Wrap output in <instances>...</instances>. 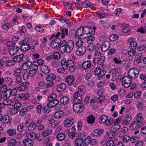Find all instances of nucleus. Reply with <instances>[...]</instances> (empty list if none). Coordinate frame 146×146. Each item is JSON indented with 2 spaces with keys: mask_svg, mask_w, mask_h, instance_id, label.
Returning a JSON list of instances; mask_svg holds the SVG:
<instances>
[{
  "mask_svg": "<svg viewBox=\"0 0 146 146\" xmlns=\"http://www.w3.org/2000/svg\"><path fill=\"white\" fill-rule=\"evenodd\" d=\"M66 88V86L65 83H61L58 86L56 89L57 91L58 92H60L65 90Z\"/></svg>",
  "mask_w": 146,
  "mask_h": 146,
  "instance_id": "nucleus-27",
  "label": "nucleus"
},
{
  "mask_svg": "<svg viewBox=\"0 0 146 146\" xmlns=\"http://www.w3.org/2000/svg\"><path fill=\"white\" fill-rule=\"evenodd\" d=\"M56 37V38L53 40L50 44L51 46L54 48L58 47L62 42L60 39L58 38V37Z\"/></svg>",
  "mask_w": 146,
  "mask_h": 146,
  "instance_id": "nucleus-8",
  "label": "nucleus"
},
{
  "mask_svg": "<svg viewBox=\"0 0 146 146\" xmlns=\"http://www.w3.org/2000/svg\"><path fill=\"white\" fill-rule=\"evenodd\" d=\"M142 125L143 124L142 123H139L135 121L131 123L130 127L132 129H135L141 127Z\"/></svg>",
  "mask_w": 146,
  "mask_h": 146,
  "instance_id": "nucleus-15",
  "label": "nucleus"
},
{
  "mask_svg": "<svg viewBox=\"0 0 146 146\" xmlns=\"http://www.w3.org/2000/svg\"><path fill=\"white\" fill-rule=\"evenodd\" d=\"M35 29L36 31L41 33L43 32L44 31L43 28L39 26H36L35 28Z\"/></svg>",
  "mask_w": 146,
  "mask_h": 146,
  "instance_id": "nucleus-59",
  "label": "nucleus"
},
{
  "mask_svg": "<svg viewBox=\"0 0 146 146\" xmlns=\"http://www.w3.org/2000/svg\"><path fill=\"white\" fill-rule=\"evenodd\" d=\"M95 121V117L93 115H91L87 118V121L89 124L93 123Z\"/></svg>",
  "mask_w": 146,
  "mask_h": 146,
  "instance_id": "nucleus-41",
  "label": "nucleus"
},
{
  "mask_svg": "<svg viewBox=\"0 0 146 146\" xmlns=\"http://www.w3.org/2000/svg\"><path fill=\"white\" fill-rule=\"evenodd\" d=\"M108 118V116L106 115H102L100 116L99 120V122L100 123H105Z\"/></svg>",
  "mask_w": 146,
  "mask_h": 146,
  "instance_id": "nucleus-39",
  "label": "nucleus"
},
{
  "mask_svg": "<svg viewBox=\"0 0 146 146\" xmlns=\"http://www.w3.org/2000/svg\"><path fill=\"white\" fill-rule=\"evenodd\" d=\"M56 98V95L54 94H51L48 97L47 100L48 101H52L54 100Z\"/></svg>",
  "mask_w": 146,
  "mask_h": 146,
  "instance_id": "nucleus-49",
  "label": "nucleus"
},
{
  "mask_svg": "<svg viewBox=\"0 0 146 146\" xmlns=\"http://www.w3.org/2000/svg\"><path fill=\"white\" fill-rule=\"evenodd\" d=\"M22 68L19 66L18 68L14 69L13 74L15 76H19L21 71Z\"/></svg>",
  "mask_w": 146,
  "mask_h": 146,
  "instance_id": "nucleus-34",
  "label": "nucleus"
},
{
  "mask_svg": "<svg viewBox=\"0 0 146 146\" xmlns=\"http://www.w3.org/2000/svg\"><path fill=\"white\" fill-rule=\"evenodd\" d=\"M85 89L84 87L83 86H80L78 88V91L77 92L80 94L83 95L84 94Z\"/></svg>",
  "mask_w": 146,
  "mask_h": 146,
  "instance_id": "nucleus-45",
  "label": "nucleus"
},
{
  "mask_svg": "<svg viewBox=\"0 0 146 146\" xmlns=\"http://www.w3.org/2000/svg\"><path fill=\"white\" fill-rule=\"evenodd\" d=\"M66 136L64 133H61L58 134L56 136V138L58 141H62L64 140Z\"/></svg>",
  "mask_w": 146,
  "mask_h": 146,
  "instance_id": "nucleus-31",
  "label": "nucleus"
},
{
  "mask_svg": "<svg viewBox=\"0 0 146 146\" xmlns=\"http://www.w3.org/2000/svg\"><path fill=\"white\" fill-rule=\"evenodd\" d=\"M74 122V118L72 117L66 118L64 121V125L65 127H68L72 126Z\"/></svg>",
  "mask_w": 146,
  "mask_h": 146,
  "instance_id": "nucleus-11",
  "label": "nucleus"
},
{
  "mask_svg": "<svg viewBox=\"0 0 146 146\" xmlns=\"http://www.w3.org/2000/svg\"><path fill=\"white\" fill-rule=\"evenodd\" d=\"M32 64V63L31 61H27L23 64L22 68L23 70H26L29 68Z\"/></svg>",
  "mask_w": 146,
  "mask_h": 146,
  "instance_id": "nucleus-20",
  "label": "nucleus"
},
{
  "mask_svg": "<svg viewBox=\"0 0 146 146\" xmlns=\"http://www.w3.org/2000/svg\"><path fill=\"white\" fill-rule=\"evenodd\" d=\"M52 132L51 129H46L43 131L42 133V135L44 136H46L50 135Z\"/></svg>",
  "mask_w": 146,
  "mask_h": 146,
  "instance_id": "nucleus-46",
  "label": "nucleus"
},
{
  "mask_svg": "<svg viewBox=\"0 0 146 146\" xmlns=\"http://www.w3.org/2000/svg\"><path fill=\"white\" fill-rule=\"evenodd\" d=\"M23 94H17L15 95V98L17 100L19 101L21 100L22 99H23Z\"/></svg>",
  "mask_w": 146,
  "mask_h": 146,
  "instance_id": "nucleus-57",
  "label": "nucleus"
},
{
  "mask_svg": "<svg viewBox=\"0 0 146 146\" xmlns=\"http://www.w3.org/2000/svg\"><path fill=\"white\" fill-rule=\"evenodd\" d=\"M25 125L28 129L30 131L33 130L36 127L35 123L31 119H28L26 121Z\"/></svg>",
  "mask_w": 146,
  "mask_h": 146,
  "instance_id": "nucleus-3",
  "label": "nucleus"
},
{
  "mask_svg": "<svg viewBox=\"0 0 146 146\" xmlns=\"http://www.w3.org/2000/svg\"><path fill=\"white\" fill-rule=\"evenodd\" d=\"M24 56L23 54H21L17 55L13 58V60L15 62H19L22 60Z\"/></svg>",
  "mask_w": 146,
  "mask_h": 146,
  "instance_id": "nucleus-33",
  "label": "nucleus"
},
{
  "mask_svg": "<svg viewBox=\"0 0 146 146\" xmlns=\"http://www.w3.org/2000/svg\"><path fill=\"white\" fill-rule=\"evenodd\" d=\"M74 80V77L73 76H70L67 77L65 79V81L69 85L73 84Z\"/></svg>",
  "mask_w": 146,
  "mask_h": 146,
  "instance_id": "nucleus-24",
  "label": "nucleus"
},
{
  "mask_svg": "<svg viewBox=\"0 0 146 146\" xmlns=\"http://www.w3.org/2000/svg\"><path fill=\"white\" fill-rule=\"evenodd\" d=\"M10 27V24L8 23H6L2 25V27L3 29L5 31L9 30Z\"/></svg>",
  "mask_w": 146,
  "mask_h": 146,
  "instance_id": "nucleus-50",
  "label": "nucleus"
},
{
  "mask_svg": "<svg viewBox=\"0 0 146 146\" xmlns=\"http://www.w3.org/2000/svg\"><path fill=\"white\" fill-rule=\"evenodd\" d=\"M106 73V71L105 70H101V69L97 77V79L98 80H100L101 79V78L105 75Z\"/></svg>",
  "mask_w": 146,
  "mask_h": 146,
  "instance_id": "nucleus-42",
  "label": "nucleus"
},
{
  "mask_svg": "<svg viewBox=\"0 0 146 146\" xmlns=\"http://www.w3.org/2000/svg\"><path fill=\"white\" fill-rule=\"evenodd\" d=\"M7 87L6 85L3 84L0 88V91L2 92H4L7 90Z\"/></svg>",
  "mask_w": 146,
  "mask_h": 146,
  "instance_id": "nucleus-62",
  "label": "nucleus"
},
{
  "mask_svg": "<svg viewBox=\"0 0 146 146\" xmlns=\"http://www.w3.org/2000/svg\"><path fill=\"white\" fill-rule=\"evenodd\" d=\"M33 140L29 139H25L23 141V143L26 146H32L34 144Z\"/></svg>",
  "mask_w": 146,
  "mask_h": 146,
  "instance_id": "nucleus-28",
  "label": "nucleus"
},
{
  "mask_svg": "<svg viewBox=\"0 0 146 146\" xmlns=\"http://www.w3.org/2000/svg\"><path fill=\"white\" fill-rule=\"evenodd\" d=\"M104 131V129H95L92 133V136H98L101 135Z\"/></svg>",
  "mask_w": 146,
  "mask_h": 146,
  "instance_id": "nucleus-18",
  "label": "nucleus"
},
{
  "mask_svg": "<svg viewBox=\"0 0 146 146\" xmlns=\"http://www.w3.org/2000/svg\"><path fill=\"white\" fill-rule=\"evenodd\" d=\"M83 33L84 35H87L86 36H94L93 35L95 34L94 31H93L92 28L89 26L84 27Z\"/></svg>",
  "mask_w": 146,
  "mask_h": 146,
  "instance_id": "nucleus-6",
  "label": "nucleus"
},
{
  "mask_svg": "<svg viewBox=\"0 0 146 146\" xmlns=\"http://www.w3.org/2000/svg\"><path fill=\"white\" fill-rule=\"evenodd\" d=\"M62 60L64 65L66 66V70L68 67V71L70 73H72L75 71L76 67L73 61L71 60H67L65 58L63 59Z\"/></svg>",
  "mask_w": 146,
  "mask_h": 146,
  "instance_id": "nucleus-1",
  "label": "nucleus"
},
{
  "mask_svg": "<svg viewBox=\"0 0 146 146\" xmlns=\"http://www.w3.org/2000/svg\"><path fill=\"white\" fill-rule=\"evenodd\" d=\"M38 69V67H36L33 64L31 67L29 71L30 76L31 77L34 76Z\"/></svg>",
  "mask_w": 146,
  "mask_h": 146,
  "instance_id": "nucleus-21",
  "label": "nucleus"
},
{
  "mask_svg": "<svg viewBox=\"0 0 146 146\" xmlns=\"http://www.w3.org/2000/svg\"><path fill=\"white\" fill-rule=\"evenodd\" d=\"M15 64V62L14 61L11 60H8L7 62L6 63L5 65L6 66H12Z\"/></svg>",
  "mask_w": 146,
  "mask_h": 146,
  "instance_id": "nucleus-56",
  "label": "nucleus"
},
{
  "mask_svg": "<svg viewBox=\"0 0 146 146\" xmlns=\"http://www.w3.org/2000/svg\"><path fill=\"white\" fill-rule=\"evenodd\" d=\"M16 143V141L15 139H11L8 141V144L9 146H13Z\"/></svg>",
  "mask_w": 146,
  "mask_h": 146,
  "instance_id": "nucleus-55",
  "label": "nucleus"
},
{
  "mask_svg": "<svg viewBox=\"0 0 146 146\" xmlns=\"http://www.w3.org/2000/svg\"><path fill=\"white\" fill-rule=\"evenodd\" d=\"M95 45L93 43H91L88 45L87 48L90 52H92L95 49Z\"/></svg>",
  "mask_w": 146,
  "mask_h": 146,
  "instance_id": "nucleus-47",
  "label": "nucleus"
},
{
  "mask_svg": "<svg viewBox=\"0 0 146 146\" xmlns=\"http://www.w3.org/2000/svg\"><path fill=\"white\" fill-rule=\"evenodd\" d=\"M4 92L3 96L5 97L6 98H9L11 95L10 89H8Z\"/></svg>",
  "mask_w": 146,
  "mask_h": 146,
  "instance_id": "nucleus-53",
  "label": "nucleus"
},
{
  "mask_svg": "<svg viewBox=\"0 0 146 146\" xmlns=\"http://www.w3.org/2000/svg\"><path fill=\"white\" fill-rule=\"evenodd\" d=\"M64 114V112L63 111L59 110L55 112L54 117L56 119H59L62 117Z\"/></svg>",
  "mask_w": 146,
  "mask_h": 146,
  "instance_id": "nucleus-19",
  "label": "nucleus"
},
{
  "mask_svg": "<svg viewBox=\"0 0 146 146\" xmlns=\"http://www.w3.org/2000/svg\"><path fill=\"white\" fill-rule=\"evenodd\" d=\"M36 134L32 133H28L26 134V137L29 139L32 140H34L36 139Z\"/></svg>",
  "mask_w": 146,
  "mask_h": 146,
  "instance_id": "nucleus-35",
  "label": "nucleus"
},
{
  "mask_svg": "<svg viewBox=\"0 0 146 146\" xmlns=\"http://www.w3.org/2000/svg\"><path fill=\"white\" fill-rule=\"evenodd\" d=\"M66 45V41L65 40H63L59 46V50L62 54H63L66 52L68 53Z\"/></svg>",
  "mask_w": 146,
  "mask_h": 146,
  "instance_id": "nucleus-7",
  "label": "nucleus"
},
{
  "mask_svg": "<svg viewBox=\"0 0 146 146\" xmlns=\"http://www.w3.org/2000/svg\"><path fill=\"white\" fill-rule=\"evenodd\" d=\"M132 80L128 76H125L122 78L121 80L122 85L125 88H127L131 86Z\"/></svg>",
  "mask_w": 146,
  "mask_h": 146,
  "instance_id": "nucleus-5",
  "label": "nucleus"
},
{
  "mask_svg": "<svg viewBox=\"0 0 146 146\" xmlns=\"http://www.w3.org/2000/svg\"><path fill=\"white\" fill-rule=\"evenodd\" d=\"M76 50V54L78 56H82L86 52V48L84 46H81L78 47Z\"/></svg>",
  "mask_w": 146,
  "mask_h": 146,
  "instance_id": "nucleus-10",
  "label": "nucleus"
},
{
  "mask_svg": "<svg viewBox=\"0 0 146 146\" xmlns=\"http://www.w3.org/2000/svg\"><path fill=\"white\" fill-rule=\"evenodd\" d=\"M128 54L131 56H133L136 54V52L134 50H130L128 52Z\"/></svg>",
  "mask_w": 146,
  "mask_h": 146,
  "instance_id": "nucleus-60",
  "label": "nucleus"
},
{
  "mask_svg": "<svg viewBox=\"0 0 146 146\" xmlns=\"http://www.w3.org/2000/svg\"><path fill=\"white\" fill-rule=\"evenodd\" d=\"M137 46V43L135 41H134L131 43L130 45V48L131 50H135Z\"/></svg>",
  "mask_w": 146,
  "mask_h": 146,
  "instance_id": "nucleus-52",
  "label": "nucleus"
},
{
  "mask_svg": "<svg viewBox=\"0 0 146 146\" xmlns=\"http://www.w3.org/2000/svg\"><path fill=\"white\" fill-rule=\"evenodd\" d=\"M20 49L21 51H26L31 49V46L29 44L21 45Z\"/></svg>",
  "mask_w": 146,
  "mask_h": 146,
  "instance_id": "nucleus-29",
  "label": "nucleus"
},
{
  "mask_svg": "<svg viewBox=\"0 0 146 146\" xmlns=\"http://www.w3.org/2000/svg\"><path fill=\"white\" fill-rule=\"evenodd\" d=\"M44 63V61L41 59H39L33 62V64L36 67L42 65Z\"/></svg>",
  "mask_w": 146,
  "mask_h": 146,
  "instance_id": "nucleus-36",
  "label": "nucleus"
},
{
  "mask_svg": "<svg viewBox=\"0 0 146 146\" xmlns=\"http://www.w3.org/2000/svg\"><path fill=\"white\" fill-rule=\"evenodd\" d=\"M25 124L22 123L18 125L17 127V130L19 131H22L23 128L25 127Z\"/></svg>",
  "mask_w": 146,
  "mask_h": 146,
  "instance_id": "nucleus-61",
  "label": "nucleus"
},
{
  "mask_svg": "<svg viewBox=\"0 0 146 146\" xmlns=\"http://www.w3.org/2000/svg\"><path fill=\"white\" fill-rule=\"evenodd\" d=\"M114 122V120L112 119H107L105 123V124L108 126H110Z\"/></svg>",
  "mask_w": 146,
  "mask_h": 146,
  "instance_id": "nucleus-51",
  "label": "nucleus"
},
{
  "mask_svg": "<svg viewBox=\"0 0 146 146\" xmlns=\"http://www.w3.org/2000/svg\"><path fill=\"white\" fill-rule=\"evenodd\" d=\"M31 40V38L29 37H25L22 40L19 42V44L21 45L26 44H29L28 43Z\"/></svg>",
  "mask_w": 146,
  "mask_h": 146,
  "instance_id": "nucleus-38",
  "label": "nucleus"
},
{
  "mask_svg": "<svg viewBox=\"0 0 146 146\" xmlns=\"http://www.w3.org/2000/svg\"><path fill=\"white\" fill-rule=\"evenodd\" d=\"M83 43V41L82 40V39H78L76 41V47H78L81 46H82Z\"/></svg>",
  "mask_w": 146,
  "mask_h": 146,
  "instance_id": "nucleus-54",
  "label": "nucleus"
},
{
  "mask_svg": "<svg viewBox=\"0 0 146 146\" xmlns=\"http://www.w3.org/2000/svg\"><path fill=\"white\" fill-rule=\"evenodd\" d=\"M105 59V57L104 56H102L100 57L97 61V63L99 65H102L104 62Z\"/></svg>",
  "mask_w": 146,
  "mask_h": 146,
  "instance_id": "nucleus-48",
  "label": "nucleus"
},
{
  "mask_svg": "<svg viewBox=\"0 0 146 146\" xmlns=\"http://www.w3.org/2000/svg\"><path fill=\"white\" fill-rule=\"evenodd\" d=\"M19 50V47L17 46H12L9 51V54L13 56Z\"/></svg>",
  "mask_w": 146,
  "mask_h": 146,
  "instance_id": "nucleus-16",
  "label": "nucleus"
},
{
  "mask_svg": "<svg viewBox=\"0 0 146 146\" xmlns=\"http://www.w3.org/2000/svg\"><path fill=\"white\" fill-rule=\"evenodd\" d=\"M69 35L70 36H76V31L75 29H72L70 31Z\"/></svg>",
  "mask_w": 146,
  "mask_h": 146,
  "instance_id": "nucleus-58",
  "label": "nucleus"
},
{
  "mask_svg": "<svg viewBox=\"0 0 146 146\" xmlns=\"http://www.w3.org/2000/svg\"><path fill=\"white\" fill-rule=\"evenodd\" d=\"M41 70L44 74H47L50 72V69L46 65H42L41 67Z\"/></svg>",
  "mask_w": 146,
  "mask_h": 146,
  "instance_id": "nucleus-30",
  "label": "nucleus"
},
{
  "mask_svg": "<svg viewBox=\"0 0 146 146\" xmlns=\"http://www.w3.org/2000/svg\"><path fill=\"white\" fill-rule=\"evenodd\" d=\"M50 107V106L48 105L47 104L46 105L42 107V110H43L44 112L48 113L51 111Z\"/></svg>",
  "mask_w": 146,
  "mask_h": 146,
  "instance_id": "nucleus-43",
  "label": "nucleus"
},
{
  "mask_svg": "<svg viewBox=\"0 0 146 146\" xmlns=\"http://www.w3.org/2000/svg\"><path fill=\"white\" fill-rule=\"evenodd\" d=\"M83 95L80 94L78 92H76L74 94L73 97L74 99L72 101V103H76L79 102L81 103L82 100V96Z\"/></svg>",
  "mask_w": 146,
  "mask_h": 146,
  "instance_id": "nucleus-9",
  "label": "nucleus"
},
{
  "mask_svg": "<svg viewBox=\"0 0 146 146\" xmlns=\"http://www.w3.org/2000/svg\"><path fill=\"white\" fill-rule=\"evenodd\" d=\"M84 139L80 138L76 139L74 141V144L76 146H81L83 143Z\"/></svg>",
  "mask_w": 146,
  "mask_h": 146,
  "instance_id": "nucleus-22",
  "label": "nucleus"
},
{
  "mask_svg": "<svg viewBox=\"0 0 146 146\" xmlns=\"http://www.w3.org/2000/svg\"><path fill=\"white\" fill-rule=\"evenodd\" d=\"M121 127V126L119 124H115L112 126V128L113 129V131H115L118 130Z\"/></svg>",
  "mask_w": 146,
  "mask_h": 146,
  "instance_id": "nucleus-64",
  "label": "nucleus"
},
{
  "mask_svg": "<svg viewBox=\"0 0 146 146\" xmlns=\"http://www.w3.org/2000/svg\"><path fill=\"white\" fill-rule=\"evenodd\" d=\"M139 70L137 68H132L129 70L128 72V76L132 78L137 77L139 74Z\"/></svg>",
  "mask_w": 146,
  "mask_h": 146,
  "instance_id": "nucleus-4",
  "label": "nucleus"
},
{
  "mask_svg": "<svg viewBox=\"0 0 146 146\" xmlns=\"http://www.w3.org/2000/svg\"><path fill=\"white\" fill-rule=\"evenodd\" d=\"M60 103L64 105L67 104L69 102L68 98L67 96H64L62 97L60 100Z\"/></svg>",
  "mask_w": 146,
  "mask_h": 146,
  "instance_id": "nucleus-37",
  "label": "nucleus"
},
{
  "mask_svg": "<svg viewBox=\"0 0 146 146\" xmlns=\"http://www.w3.org/2000/svg\"><path fill=\"white\" fill-rule=\"evenodd\" d=\"M58 28H59L60 31L61 33V36H67L68 34V29L64 28L60 26H57Z\"/></svg>",
  "mask_w": 146,
  "mask_h": 146,
  "instance_id": "nucleus-17",
  "label": "nucleus"
},
{
  "mask_svg": "<svg viewBox=\"0 0 146 146\" xmlns=\"http://www.w3.org/2000/svg\"><path fill=\"white\" fill-rule=\"evenodd\" d=\"M142 113H137L136 115V121L139 123H142L143 120V117L142 116Z\"/></svg>",
  "mask_w": 146,
  "mask_h": 146,
  "instance_id": "nucleus-44",
  "label": "nucleus"
},
{
  "mask_svg": "<svg viewBox=\"0 0 146 146\" xmlns=\"http://www.w3.org/2000/svg\"><path fill=\"white\" fill-rule=\"evenodd\" d=\"M92 66L91 62L90 60L86 61L82 63V67L84 70L90 69Z\"/></svg>",
  "mask_w": 146,
  "mask_h": 146,
  "instance_id": "nucleus-14",
  "label": "nucleus"
},
{
  "mask_svg": "<svg viewBox=\"0 0 146 146\" xmlns=\"http://www.w3.org/2000/svg\"><path fill=\"white\" fill-rule=\"evenodd\" d=\"M6 133L9 136H14L16 134V130L14 128H10L6 131Z\"/></svg>",
  "mask_w": 146,
  "mask_h": 146,
  "instance_id": "nucleus-26",
  "label": "nucleus"
},
{
  "mask_svg": "<svg viewBox=\"0 0 146 146\" xmlns=\"http://www.w3.org/2000/svg\"><path fill=\"white\" fill-rule=\"evenodd\" d=\"M19 111V109L15 108L12 109L10 111V113L11 115H13L17 113Z\"/></svg>",
  "mask_w": 146,
  "mask_h": 146,
  "instance_id": "nucleus-63",
  "label": "nucleus"
},
{
  "mask_svg": "<svg viewBox=\"0 0 146 146\" xmlns=\"http://www.w3.org/2000/svg\"><path fill=\"white\" fill-rule=\"evenodd\" d=\"M73 104V108L74 111L76 113H80L84 110V105L81 103L79 102L76 103H72Z\"/></svg>",
  "mask_w": 146,
  "mask_h": 146,
  "instance_id": "nucleus-2",
  "label": "nucleus"
},
{
  "mask_svg": "<svg viewBox=\"0 0 146 146\" xmlns=\"http://www.w3.org/2000/svg\"><path fill=\"white\" fill-rule=\"evenodd\" d=\"M66 45L68 49V53H69L74 48V43L71 40H68L67 42H66Z\"/></svg>",
  "mask_w": 146,
  "mask_h": 146,
  "instance_id": "nucleus-13",
  "label": "nucleus"
},
{
  "mask_svg": "<svg viewBox=\"0 0 146 146\" xmlns=\"http://www.w3.org/2000/svg\"><path fill=\"white\" fill-rule=\"evenodd\" d=\"M62 68H59L56 69L57 72L59 74H63L64 72L66 69V66H64L62 60L61 62Z\"/></svg>",
  "mask_w": 146,
  "mask_h": 146,
  "instance_id": "nucleus-23",
  "label": "nucleus"
},
{
  "mask_svg": "<svg viewBox=\"0 0 146 146\" xmlns=\"http://www.w3.org/2000/svg\"><path fill=\"white\" fill-rule=\"evenodd\" d=\"M56 75L54 74H51L48 75L46 78V80L48 81H52L55 80Z\"/></svg>",
  "mask_w": 146,
  "mask_h": 146,
  "instance_id": "nucleus-40",
  "label": "nucleus"
},
{
  "mask_svg": "<svg viewBox=\"0 0 146 146\" xmlns=\"http://www.w3.org/2000/svg\"><path fill=\"white\" fill-rule=\"evenodd\" d=\"M110 46V43L108 41H106L104 42L101 46L102 50L105 52L109 48Z\"/></svg>",
  "mask_w": 146,
  "mask_h": 146,
  "instance_id": "nucleus-12",
  "label": "nucleus"
},
{
  "mask_svg": "<svg viewBox=\"0 0 146 146\" xmlns=\"http://www.w3.org/2000/svg\"><path fill=\"white\" fill-rule=\"evenodd\" d=\"M83 29H84V27H80L76 31V36H81L84 35Z\"/></svg>",
  "mask_w": 146,
  "mask_h": 146,
  "instance_id": "nucleus-32",
  "label": "nucleus"
},
{
  "mask_svg": "<svg viewBox=\"0 0 146 146\" xmlns=\"http://www.w3.org/2000/svg\"><path fill=\"white\" fill-rule=\"evenodd\" d=\"M27 88V83L25 82L20 84L19 86L17 89L19 91H23L26 89Z\"/></svg>",
  "mask_w": 146,
  "mask_h": 146,
  "instance_id": "nucleus-25",
  "label": "nucleus"
}]
</instances>
